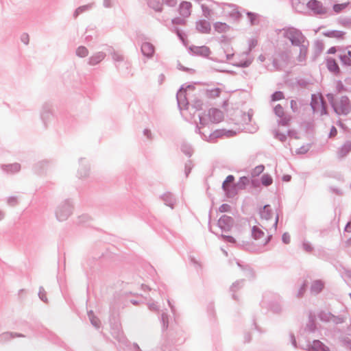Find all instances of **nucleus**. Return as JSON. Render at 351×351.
<instances>
[{"mask_svg": "<svg viewBox=\"0 0 351 351\" xmlns=\"http://www.w3.org/2000/svg\"><path fill=\"white\" fill-rule=\"evenodd\" d=\"M221 93V90L219 88H212L210 90H208L206 92L207 96L208 98L210 99H215L219 96Z\"/></svg>", "mask_w": 351, "mask_h": 351, "instance_id": "obj_16", "label": "nucleus"}, {"mask_svg": "<svg viewBox=\"0 0 351 351\" xmlns=\"http://www.w3.org/2000/svg\"><path fill=\"white\" fill-rule=\"evenodd\" d=\"M222 237L228 242L234 243V239L230 235L222 234Z\"/></svg>", "mask_w": 351, "mask_h": 351, "instance_id": "obj_29", "label": "nucleus"}, {"mask_svg": "<svg viewBox=\"0 0 351 351\" xmlns=\"http://www.w3.org/2000/svg\"><path fill=\"white\" fill-rule=\"evenodd\" d=\"M323 284L321 281H315L313 285H312V287H311V289L313 291L315 292V293H319V291H322V289H323Z\"/></svg>", "mask_w": 351, "mask_h": 351, "instance_id": "obj_18", "label": "nucleus"}, {"mask_svg": "<svg viewBox=\"0 0 351 351\" xmlns=\"http://www.w3.org/2000/svg\"><path fill=\"white\" fill-rule=\"evenodd\" d=\"M307 5L309 9L316 14H324L326 12V9L323 7L322 4L317 0H311Z\"/></svg>", "mask_w": 351, "mask_h": 351, "instance_id": "obj_8", "label": "nucleus"}, {"mask_svg": "<svg viewBox=\"0 0 351 351\" xmlns=\"http://www.w3.org/2000/svg\"><path fill=\"white\" fill-rule=\"evenodd\" d=\"M311 106L314 112H319L321 114H326L325 104L322 95L312 96Z\"/></svg>", "mask_w": 351, "mask_h": 351, "instance_id": "obj_3", "label": "nucleus"}, {"mask_svg": "<svg viewBox=\"0 0 351 351\" xmlns=\"http://www.w3.org/2000/svg\"><path fill=\"white\" fill-rule=\"evenodd\" d=\"M141 51L145 56L151 57L154 52V47L149 43H144L142 45Z\"/></svg>", "mask_w": 351, "mask_h": 351, "instance_id": "obj_11", "label": "nucleus"}, {"mask_svg": "<svg viewBox=\"0 0 351 351\" xmlns=\"http://www.w3.org/2000/svg\"><path fill=\"white\" fill-rule=\"evenodd\" d=\"M252 235L255 239L261 240V243L264 244L267 243L269 240V237L256 226L253 227Z\"/></svg>", "mask_w": 351, "mask_h": 351, "instance_id": "obj_7", "label": "nucleus"}, {"mask_svg": "<svg viewBox=\"0 0 351 351\" xmlns=\"http://www.w3.org/2000/svg\"><path fill=\"white\" fill-rule=\"evenodd\" d=\"M272 182L273 180L271 177L268 174H264L261 177V182L265 186L271 185L272 184Z\"/></svg>", "mask_w": 351, "mask_h": 351, "instance_id": "obj_19", "label": "nucleus"}, {"mask_svg": "<svg viewBox=\"0 0 351 351\" xmlns=\"http://www.w3.org/2000/svg\"><path fill=\"white\" fill-rule=\"evenodd\" d=\"M289 121H290V118H284L283 119H282L280 123L282 125H286L289 123Z\"/></svg>", "mask_w": 351, "mask_h": 351, "instance_id": "obj_34", "label": "nucleus"}, {"mask_svg": "<svg viewBox=\"0 0 351 351\" xmlns=\"http://www.w3.org/2000/svg\"><path fill=\"white\" fill-rule=\"evenodd\" d=\"M339 59L342 64L347 66H351V51H348L343 55H340Z\"/></svg>", "mask_w": 351, "mask_h": 351, "instance_id": "obj_14", "label": "nucleus"}, {"mask_svg": "<svg viewBox=\"0 0 351 351\" xmlns=\"http://www.w3.org/2000/svg\"><path fill=\"white\" fill-rule=\"evenodd\" d=\"M337 51V49L335 47H330L328 50V53H330V54H333V53H335Z\"/></svg>", "mask_w": 351, "mask_h": 351, "instance_id": "obj_35", "label": "nucleus"}, {"mask_svg": "<svg viewBox=\"0 0 351 351\" xmlns=\"http://www.w3.org/2000/svg\"><path fill=\"white\" fill-rule=\"evenodd\" d=\"M191 4L189 2L184 1L180 4V12L184 17H187L191 14Z\"/></svg>", "mask_w": 351, "mask_h": 351, "instance_id": "obj_10", "label": "nucleus"}, {"mask_svg": "<svg viewBox=\"0 0 351 351\" xmlns=\"http://www.w3.org/2000/svg\"><path fill=\"white\" fill-rule=\"evenodd\" d=\"M328 36L330 37L342 38L343 36V33L341 32L335 31V32H332L329 33Z\"/></svg>", "mask_w": 351, "mask_h": 351, "instance_id": "obj_24", "label": "nucleus"}, {"mask_svg": "<svg viewBox=\"0 0 351 351\" xmlns=\"http://www.w3.org/2000/svg\"><path fill=\"white\" fill-rule=\"evenodd\" d=\"M333 107L335 112L339 114H346L351 109L350 101L347 97H341L337 99L333 103Z\"/></svg>", "mask_w": 351, "mask_h": 351, "instance_id": "obj_1", "label": "nucleus"}, {"mask_svg": "<svg viewBox=\"0 0 351 351\" xmlns=\"http://www.w3.org/2000/svg\"><path fill=\"white\" fill-rule=\"evenodd\" d=\"M210 115L211 116L213 121L219 122L223 119V113L221 111L213 109L210 111Z\"/></svg>", "mask_w": 351, "mask_h": 351, "instance_id": "obj_13", "label": "nucleus"}, {"mask_svg": "<svg viewBox=\"0 0 351 351\" xmlns=\"http://www.w3.org/2000/svg\"><path fill=\"white\" fill-rule=\"evenodd\" d=\"M261 216L265 220H271V226L276 228L278 223V216L274 213L269 205H266L263 207V209L261 212Z\"/></svg>", "mask_w": 351, "mask_h": 351, "instance_id": "obj_2", "label": "nucleus"}, {"mask_svg": "<svg viewBox=\"0 0 351 351\" xmlns=\"http://www.w3.org/2000/svg\"><path fill=\"white\" fill-rule=\"evenodd\" d=\"M291 176H289V175H285V176L282 177V180H283L284 182H289V181H290V180H291Z\"/></svg>", "mask_w": 351, "mask_h": 351, "instance_id": "obj_36", "label": "nucleus"}, {"mask_svg": "<svg viewBox=\"0 0 351 351\" xmlns=\"http://www.w3.org/2000/svg\"><path fill=\"white\" fill-rule=\"evenodd\" d=\"M230 210V206L228 204H223L219 207V211L221 213L228 212Z\"/></svg>", "mask_w": 351, "mask_h": 351, "instance_id": "obj_28", "label": "nucleus"}, {"mask_svg": "<svg viewBox=\"0 0 351 351\" xmlns=\"http://www.w3.org/2000/svg\"><path fill=\"white\" fill-rule=\"evenodd\" d=\"M234 223L233 219L227 215H223L218 221L219 228L224 232H230Z\"/></svg>", "mask_w": 351, "mask_h": 351, "instance_id": "obj_6", "label": "nucleus"}, {"mask_svg": "<svg viewBox=\"0 0 351 351\" xmlns=\"http://www.w3.org/2000/svg\"><path fill=\"white\" fill-rule=\"evenodd\" d=\"M337 133V129L335 127H332V128L330 130V136L333 137V136H336Z\"/></svg>", "mask_w": 351, "mask_h": 351, "instance_id": "obj_32", "label": "nucleus"}, {"mask_svg": "<svg viewBox=\"0 0 351 351\" xmlns=\"http://www.w3.org/2000/svg\"><path fill=\"white\" fill-rule=\"evenodd\" d=\"M326 64H327V68L328 69V70L334 73L336 75L339 74L340 68L335 59H332V58L327 59Z\"/></svg>", "mask_w": 351, "mask_h": 351, "instance_id": "obj_9", "label": "nucleus"}, {"mask_svg": "<svg viewBox=\"0 0 351 351\" xmlns=\"http://www.w3.org/2000/svg\"><path fill=\"white\" fill-rule=\"evenodd\" d=\"M264 169H265V167L263 165H258V166L256 167L252 171V176H259L261 173L263 172Z\"/></svg>", "mask_w": 351, "mask_h": 351, "instance_id": "obj_22", "label": "nucleus"}, {"mask_svg": "<svg viewBox=\"0 0 351 351\" xmlns=\"http://www.w3.org/2000/svg\"><path fill=\"white\" fill-rule=\"evenodd\" d=\"M215 28L219 32H224L228 29V25L224 23L217 22L215 24Z\"/></svg>", "mask_w": 351, "mask_h": 351, "instance_id": "obj_17", "label": "nucleus"}, {"mask_svg": "<svg viewBox=\"0 0 351 351\" xmlns=\"http://www.w3.org/2000/svg\"><path fill=\"white\" fill-rule=\"evenodd\" d=\"M104 57L105 54L102 52L95 53L90 58L89 63L92 65L97 64L99 62H100L102 60H104Z\"/></svg>", "mask_w": 351, "mask_h": 351, "instance_id": "obj_12", "label": "nucleus"}, {"mask_svg": "<svg viewBox=\"0 0 351 351\" xmlns=\"http://www.w3.org/2000/svg\"><path fill=\"white\" fill-rule=\"evenodd\" d=\"M274 111L276 112V114L278 116V117H282L284 114V111H283V108L280 105H277L275 108H274Z\"/></svg>", "mask_w": 351, "mask_h": 351, "instance_id": "obj_25", "label": "nucleus"}, {"mask_svg": "<svg viewBox=\"0 0 351 351\" xmlns=\"http://www.w3.org/2000/svg\"><path fill=\"white\" fill-rule=\"evenodd\" d=\"M303 247L307 252L311 251V249H312L311 245L308 243H303Z\"/></svg>", "mask_w": 351, "mask_h": 351, "instance_id": "obj_31", "label": "nucleus"}, {"mask_svg": "<svg viewBox=\"0 0 351 351\" xmlns=\"http://www.w3.org/2000/svg\"><path fill=\"white\" fill-rule=\"evenodd\" d=\"M197 53H199L203 54L204 56H208V54L210 53V51H209L208 48H207L206 47H202L198 49Z\"/></svg>", "mask_w": 351, "mask_h": 351, "instance_id": "obj_26", "label": "nucleus"}, {"mask_svg": "<svg viewBox=\"0 0 351 351\" xmlns=\"http://www.w3.org/2000/svg\"><path fill=\"white\" fill-rule=\"evenodd\" d=\"M350 151H351V143L350 142H347L341 147V156H343L346 155Z\"/></svg>", "mask_w": 351, "mask_h": 351, "instance_id": "obj_20", "label": "nucleus"}, {"mask_svg": "<svg viewBox=\"0 0 351 351\" xmlns=\"http://www.w3.org/2000/svg\"><path fill=\"white\" fill-rule=\"evenodd\" d=\"M346 232H351V221H350L346 226L345 228Z\"/></svg>", "mask_w": 351, "mask_h": 351, "instance_id": "obj_37", "label": "nucleus"}, {"mask_svg": "<svg viewBox=\"0 0 351 351\" xmlns=\"http://www.w3.org/2000/svg\"><path fill=\"white\" fill-rule=\"evenodd\" d=\"M291 108L293 111H295L297 109V102L294 100L291 101Z\"/></svg>", "mask_w": 351, "mask_h": 351, "instance_id": "obj_33", "label": "nucleus"}, {"mask_svg": "<svg viewBox=\"0 0 351 351\" xmlns=\"http://www.w3.org/2000/svg\"><path fill=\"white\" fill-rule=\"evenodd\" d=\"M282 241L285 243H289V241H290V237H289V235L287 234H284L283 236H282Z\"/></svg>", "mask_w": 351, "mask_h": 351, "instance_id": "obj_30", "label": "nucleus"}, {"mask_svg": "<svg viewBox=\"0 0 351 351\" xmlns=\"http://www.w3.org/2000/svg\"><path fill=\"white\" fill-rule=\"evenodd\" d=\"M234 178L233 176H228L223 183V189L229 197H232L237 194L236 186L233 184Z\"/></svg>", "mask_w": 351, "mask_h": 351, "instance_id": "obj_5", "label": "nucleus"}, {"mask_svg": "<svg viewBox=\"0 0 351 351\" xmlns=\"http://www.w3.org/2000/svg\"><path fill=\"white\" fill-rule=\"evenodd\" d=\"M284 98V95L282 92L278 91L274 93L271 96V99L273 101L281 100Z\"/></svg>", "mask_w": 351, "mask_h": 351, "instance_id": "obj_23", "label": "nucleus"}, {"mask_svg": "<svg viewBox=\"0 0 351 351\" xmlns=\"http://www.w3.org/2000/svg\"><path fill=\"white\" fill-rule=\"evenodd\" d=\"M76 53L79 57L83 58V57H86L88 55V49L85 47L82 46V47H79L77 49Z\"/></svg>", "mask_w": 351, "mask_h": 351, "instance_id": "obj_21", "label": "nucleus"}, {"mask_svg": "<svg viewBox=\"0 0 351 351\" xmlns=\"http://www.w3.org/2000/svg\"><path fill=\"white\" fill-rule=\"evenodd\" d=\"M197 29L202 33H208L210 29V24L206 21H201L197 24Z\"/></svg>", "mask_w": 351, "mask_h": 351, "instance_id": "obj_15", "label": "nucleus"}, {"mask_svg": "<svg viewBox=\"0 0 351 351\" xmlns=\"http://www.w3.org/2000/svg\"><path fill=\"white\" fill-rule=\"evenodd\" d=\"M346 7L345 4H336L334 5L333 9L336 12H339Z\"/></svg>", "mask_w": 351, "mask_h": 351, "instance_id": "obj_27", "label": "nucleus"}, {"mask_svg": "<svg viewBox=\"0 0 351 351\" xmlns=\"http://www.w3.org/2000/svg\"><path fill=\"white\" fill-rule=\"evenodd\" d=\"M285 36L288 38L294 45H299L304 42V37L302 34L294 29L286 30Z\"/></svg>", "mask_w": 351, "mask_h": 351, "instance_id": "obj_4", "label": "nucleus"}]
</instances>
